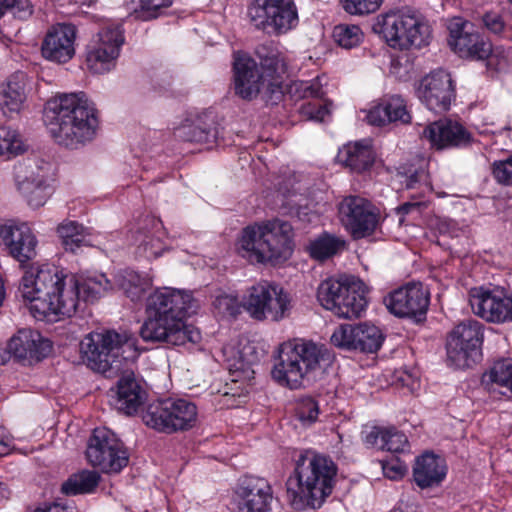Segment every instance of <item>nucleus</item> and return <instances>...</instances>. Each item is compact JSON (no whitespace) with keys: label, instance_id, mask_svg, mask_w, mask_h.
<instances>
[{"label":"nucleus","instance_id":"nucleus-1","mask_svg":"<svg viewBox=\"0 0 512 512\" xmlns=\"http://www.w3.org/2000/svg\"><path fill=\"white\" fill-rule=\"evenodd\" d=\"M112 288L105 274L77 277L57 266L41 265L36 273L26 271L20 290L30 302L35 317L57 319L72 317L81 304L94 303Z\"/></svg>","mask_w":512,"mask_h":512},{"label":"nucleus","instance_id":"nucleus-2","mask_svg":"<svg viewBox=\"0 0 512 512\" xmlns=\"http://www.w3.org/2000/svg\"><path fill=\"white\" fill-rule=\"evenodd\" d=\"M195 308L190 293L169 287L155 289L146 298L141 338L145 342L172 346L199 343L202 338L199 329L187 324V318Z\"/></svg>","mask_w":512,"mask_h":512},{"label":"nucleus","instance_id":"nucleus-3","mask_svg":"<svg viewBox=\"0 0 512 512\" xmlns=\"http://www.w3.org/2000/svg\"><path fill=\"white\" fill-rule=\"evenodd\" d=\"M43 121L53 140L69 149L92 141L99 126L98 111L84 92L60 94L48 100Z\"/></svg>","mask_w":512,"mask_h":512},{"label":"nucleus","instance_id":"nucleus-4","mask_svg":"<svg viewBox=\"0 0 512 512\" xmlns=\"http://www.w3.org/2000/svg\"><path fill=\"white\" fill-rule=\"evenodd\" d=\"M338 470L337 463L327 454L314 450L301 452L285 483L291 507L297 511L322 507L333 493Z\"/></svg>","mask_w":512,"mask_h":512},{"label":"nucleus","instance_id":"nucleus-5","mask_svg":"<svg viewBox=\"0 0 512 512\" xmlns=\"http://www.w3.org/2000/svg\"><path fill=\"white\" fill-rule=\"evenodd\" d=\"M293 237V228L289 222L268 220L243 228L236 243V251L250 264L277 266L292 256Z\"/></svg>","mask_w":512,"mask_h":512},{"label":"nucleus","instance_id":"nucleus-6","mask_svg":"<svg viewBox=\"0 0 512 512\" xmlns=\"http://www.w3.org/2000/svg\"><path fill=\"white\" fill-rule=\"evenodd\" d=\"M81 351L92 369L108 377L122 372L140 355L134 339L115 330L89 334L81 343Z\"/></svg>","mask_w":512,"mask_h":512},{"label":"nucleus","instance_id":"nucleus-7","mask_svg":"<svg viewBox=\"0 0 512 512\" xmlns=\"http://www.w3.org/2000/svg\"><path fill=\"white\" fill-rule=\"evenodd\" d=\"M392 48L421 49L429 45L432 29L428 20L416 9L405 8L381 15L374 25Z\"/></svg>","mask_w":512,"mask_h":512},{"label":"nucleus","instance_id":"nucleus-8","mask_svg":"<svg viewBox=\"0 0 512 512\" xmlns=\"http://www.w3.org/2000/svg\"><path fill=\"white\" fill-rule=\"evenodd\" d=\"M321 357V348L312 341L295 339L284 342L279 346L272 378L283 387L298 389L308 373L318 368Z\"/></svg>","mask_w":512,"mask_h":512},{"label":"nucleus","instance_id":"nucleus-9","mask_svg":"<svg viewBox=\"0 0 512 512\" xmlns=\"http://www.w3.org/2000/svg\"><path fill=\"white\" fill-rule=\"evenodd\" d=\"M317 299L323 308L342 318H359L368 305L365 284L354 276L322 281Z\"/></svg>","mask_w":512,"mask_h":512},{"label":"nucleus","instance_id":"nucleus-10","mask_svg":"<svg viewBox=\"0 0 512 512\" xmlns=\"http://www.w3.org/2000/svg\"><path fill=\"white\" fill-rule=\"evenodd\" d=\"M197 415V406L193 402L168 397L149 403L143 410L142 420L158 432L172 434L193 428Z\"/></svg>","mask_w":512,"mask_h":512},{"label":"nucleus","instance_id":"nucleus-11","mask_svg":"<svg viewBox=\"0 0 512 512\" xmlns=\"http://www.w3.org/2000/svg\"><path fill=\"white\" fill-rule=\"evenodd\" d=\"M484 328L478 320L467 319L452 329L446 340L448 366L465 369L481 360Z\"/></svg>","mask_w":512,"mask_h":512},{"label":"nucleus","instance_id":"nucleus-12","mask_svg":"<svg viewBox=\"0 0 512 512\" xmlns=\"http://www.w3.org/2000/svg\"><path fill=\"white\" fill-rule=\"evenodd\" d=\"M244 307L255 320L270 319L277 322L289 315L291 297L281 286L260 281L248 290Z\"/></svg>","mask_w":512,"mask_h":512},{"label":"nucleus","instance_id":"nucleus-13","mask_svg":"<svg viewBox=\"0 0 512 512\" xmlns=\"http://www.w3.org/2000/svg\"><path fill=\"white\" fill-rule=\"evenodd\" d=\"M86 458L104 473H119L128 465L129 453L113 431L97 427L89 437Z\"/></svg>","mask_w":512,"mask_h":512},{"label":"nucleus","instance_id":"nucleus-14","mask_svg":"<svg viewBox=\"0 0 512 512\" xmlns=\"http://www.w3.org/2000/svg\"><path fill=\"white\" fill-rule=\"evenodd\" d=\"M248 16L256 29L267 33L282 34L298 23L294 0H253Z\"/></svg>","mask_w":512,"mask_h":512},{"label":"nucleus","instance_id":"nucleus-15","mask_svg":"<svg viewBox=\"0 0 512 512\" xmlns=\"http://www.w3.org/2000/svg\"><path fill=\"white\" fill-rule=\"evenodd\" d=\"M339 218L353 240L372 236L381 224L379 209L360 196H347L338 206Z\"/></svg>","mask_w":512,"mask_h":512},{"label":"nucleus","instance_id":"nucleus-16","mask_svg":"<svg viewBox=\"0 0 512 512\" xmlns=\"http://www.w3.org/2000/svg\"><path fill=\"white\" fill-rule=\"evenodd\" d=\"M124 34L120 26L103 27L87 44L85 64L93 74L111 71L124 44Z\"/></svg>","mask_w":512,"mask_h":512},{"label":"nucleus","instance_id":"nucleus-17","mask_svg":"<svg viewBox=\"0 0 512 512\" xmlns=\"http://www.w3.org/2000/svg\"><path fill=\"white\" fill-rule=\"evenodd\" d=\"M469 302L473 312L487 322H512V292L504 287H475L469 292Z\"/></svg>","mask_w":512,"mask_h":512},{"label":"nucleus","instance_id":"nucleus-18","mask_svg":"<svg viewBox=\"0 0 512 512\" xmlns=\"http://www.w3.org/2000/svg\"><path fill=\"white\" fill-rule=\"evenodd\" d=\"M389 312L399 318H408L415 323L426 320L430 305V292L422 283H408L384 298Z\"/></svg>","mask_w":512,"mask_h":512},{"label":"nucleus","instance_id":"nucleus-19","mask_svg":"<svg viewBox=\"0 0 512 512\" xmlns=\"http://www.w3.org/2000/svg\"><path fill=\"white\" fill-rule=\"evenodd\" d=\"M385 340L379 327L367 322L341 324L331 335V343L339 348L361 353H376Z\"/></svg>","mask_w":512,"mask_h":512},{"label":"nucleus","instance_id":"nucleus-20","mask_svg":"<svg viewBox=\"0 0 512 512\" xmlns=\"http://www.w3.org/2000/svg\"><path fill=\"white\" fill-rule=\"evenodd\" d=\"M274 499L269 481L263 477L244 475L234 490L236 512H270Z\"/></svg>","mask_w":512,"mask_h":512},{"label":"nucleus","instance_id":"nucleus-21","mask_svg":"<svg viewBox=\"0 0 512 512\" xmlns=\"http://www.w3.org/2000/svg\"><path fill=\"white\" fill-rule=\"evenodd\" d=\"M417 96L429 110L435 113L448 111L456 97L451 75L443 69L432 71L421 79Z\"/></svg>","mask_w":512,"mask_h":512},{"label":"nucleus","instance_id":"nucleus-22","mask_svg":"<svg viewBox=\"0 0 512 512\" xmlns=\"http://www.w3.org/2000/svg\"><path fill=\"white\" fill-rule=\"evenodd\" d=\"M431 148L442 151L467 149L474 142L473 134L458 120L442 118L427 125L422 133Z\"/></svg>","mask_w":512,"mask_h":512},{"label":"nucleus","instance_id":"nucleus-23","mask_svg":"<svg viewBox=\"0 0 512 512\" xmlns=\"http://www.w3.org/2000/svg\"><path fill=\"white\" fill-rule=\"evenodd\" d=\"M448 43L452 50L462 58L473 60L489 59L492 53L491 43L473 29V24L456 18L448 26Z\"/></svg>","mask_w":512,"mask_h":512},{"label":"nucleus","instance_id":"nucleus-24","mask_svg":"<svg viewBox=\"0 0 512 512\" xmlns=\"http://www.w3.org/2000/svg\"><path fill=\"white\" fill-rule=\"evenodd\" d=\"M223 128L215 120L211 113H188L179 125L174 127L175 139L206 145L211 148L219 144Z\"/></svg>","mask_w":512,"mask_h":512},{"label":"nucleus","instance_id":"nucleus-25","mask_svg":"<svg viewBox=\"0 0 512 512\" xmlns=\"http://www.w3.org/2000/svg\"><path fill=\"white\" fill-rule=\"evenodd\" d=\"M37 239L27 223L0 225V245L8 255L25 264L36 256Z\"/></svg>","mask_w":512,"mask_h":512},{"label":"nucleus","instance_id":"nucleus-26","mask_svg":"<svg viewBox=\"0 0 512 512\" xmlns=\"http://www.w3.org/2000/svg\"><path fill=\"white\" fill-rule=\"evenodd\" d=\"M77 28L71 23H58L47 32L41 47L45 59L67 63L75 54Z\"/></svg>","mask_w":512,"mask_h":512},{"label":"nucleus","instance_id":"nucleus-27","mask_svg":"<svg viewBox=\"0 0 512 512\" xmlns=\"http://www.w3.org/2000/svg\"><path fill=\"white\" fill-rule=\"evenodd\" d=\"M234 92L243 100H252L265 84L257 62L246 53L238 52L233 62Z\"/></svg>","mask_w":512,"mask_h":512},{"label":"nucleus","instance_id":"nucleus-28","mask_svg":"<svg viewBox=\"0 0 512 512\" xmlns=\"http://www.w3.org/2000/svg\"><path fill=\"white\" fill-rule=\"evenodd\" d=\"M52 342L33 329H20L8 343V352L18 360L39 362L52 351Z\"/></svg>","mask_w":512,"mask_h":512},{"label":"nucleus","instance_id":"nucleus-29","mask_svg":"<svg viewBox=\"0 0 512 512\" xmlns=\"http://www.w3.org/2000/svg\"><path fill=\"white\" fill-rule=\"evenodd\" d=\"M447 472L445 459L432 451L417 456L412 467L413 481L422 490L440 486Z\"/></svg>","mask_w":512,"mask_h":512},{"label":"nucleus","instance_id":"nucleus-30","mask_svg":"<svg viewBox=\"0 0 512 512\" xmlns=\"http://www.w3.org/2000/svg\"><path fill=\"white\" fill-rule=\"evenodd\" d=\"M366 118L369 124L378 127L390 123L409 124L412 120L405 99L399 95L381 98L368 110Z\"/></svg>","mask_w":512,"mask_h":512},{"label":"nucleus","instance_id":"nucleus-31","mask_svg":"<svg viewBox=\"0 0 512 512\" xmlns=\"http://www.w3.org/2000/svg\"><path fill=\"white\" fill-rule=\"evenodd\" d=\"M147 393L133 371H124L117 381V409L126 415L135 414L146 399Z\"/></svg>","mask_w":512,"mask_h":512},{"label":"nucleus","instance_id":"nucleus-32","mask_svg":"<svg viewBox=\"0 0 512 512\" xmlns=\"http://www.w3.org/2000/svg\"><path fill=\"white\" fill-rule=\"evenodd\" d=\"M295 93L300 98H313L316 101H308L301 105L300 113L302 116L309 120L322 122L330 114L327 103H321L318 100L322 99L325 95L322 84L319 79H313L311 81H300L295 85Z\"/></svg>","mask_w":512,"mask_h":512},{"label":"nucleus","instance_id":"nucleus-33","mask_svg":"<svg viewBox=\"0 0 512 512\" xmlns=\"http://www.w3.org/2000/svg\"><path fill=\"white\" fill-rule=\"evenodd\" d=\"M339 162L356 173L369 170L375 162V153L369 141L362 140L344 145L337 154Z\"/></svg>","mask_w":512,"mask_h":512},{"label":"nucleus","instance_id":"nucleus-34","mask_svg":"<svg viewBox=\"0 0 512 512\" xmlns=\"http://www.w3.org/2000/svg\"><path fill=\"white\" fill-rule=\"evenodd\" d=\"M26 99L25 74L16 72L0 85V108L5 116L18 114Z\"/></svg>","mask_w":512,"mask_h":512},{"label":"nucleus","instance_id":"nucleus-35","mask_svg":"<svg viewBox=\"0 0 512 512\" xmlns=\"http://www.w3.org/2000/svg\"><path fill=\"white\" fill-rule=\"evenodd\" d=\"M16 183L18 191L25 198L27 204L34 209L42 207L54 192L48 178L39 173H32L23 179L17 175Z\"/></svg>","mask_w":512,"mask_h":512},{"label":"nucleus","instance_id":"nucleus-36","mask_svg":"<svg viewBox=\"0 0 512 512\" xmlns=\"http://www.w3.org/2000/svg\"><path fill=\"white\" fill-rule=\"evenodd\" d=\"M482 386L490 393L495 391V386L504 388L500 393L512 396V358H503L496 361L489 371L481 377Z\"/></svg>","mask_w":512,"mask_h":512},{"label":"nucleus","instance_id":"nucleus-37","mask_svg":"<svg viewBox=\"0 0 512 512\" xmlns=\"http://www.w3.org/2000/svg\"><path fill=\"white\" fill-rule=\"evenodd\" d=\"M118 285L127 298L137 303L146 297L152 288L153 279L147 273L126 269L119 275Z\"/></svg>","mask_w":512,"mask_h":512},{"label":"nucleus","instance_id":"nucleus-38","mask_svg":"<svg viewBox=\"0 0 512 512\" xmlns=\"http://www.w3.org/2000/svg\"><path fill=\"white\" fill-rule=\"evenodd\" d=\"M101 476L97 471L83 469L71 474L62 484L60 491L65 496L92 494L97 489Z\"/></svg>","mask_w":512,"mask_h":512},{"label":"nucleus","instance_id":"nucleus-39","mask_svg":"<svg viewBox=\"0 0 512 512\" xmlns=\"http://www.w3.org/2000/svg\"><path fill=\"white\" fill-rule=\"evenodd\" d=\"M344 247L343 239L324 231L309 242L307 252L312 259L323 262L338 254Z\"/></svg>","mask_w":512,"mask_h":512},{"label":"nucleus","instance_id":"nucleus-40","mask_svg":"<svg viewBox=\"0 0 512 512\" xmlns=\"http://www.w3.org/2000/svg\"><path fill=\"white\" fill-rule=\"evenodd\" d=\"M260 58V74L264 80L269 78L282 79V74L285 72V63L278 51L262 48L257 51Z\"/></svg>","mask_w":512,"mask_h":512},{"label":"nucleus","instance_id":"nucleus-41","mask_svg":"<svg viewBox=\"0 0 512 512\" xmlns=\"http://www.w3.org/2000/svg\"><path fill=\"white\" fill-rule=\"evenodd\" d=\"M333 38L339 46L351 49L361 43L363 32L358 25L338 24L333 29Z\"/></svg>","mask_w":512,"mask_h":512},{"label":"nucleus","instance_id":"nucleus-42","mask_svg":"<svg viewBox=\"0 0 512 512\" xmlns=\"http://www.w3.org/2000/svg\"><path fill=\"white\" fill-rule=\"evenodd\" d=\"M231 382L234 384L239 383V386L234 390L232 387L225 390L223 396L227 397H246L249 393V386L251 381L254 379V371L251 369H240L237 368L230 372Z\"/></svg>","mask_w":512,"mask_h":512},{"label":"nucleus","instance_id":"nucleus-43","mask_svg":"<svg viewBox=\"0 0 512 512\" xmlns=\"http://www.w3.org/2000/svg\"><path fill=\"white\" fill-rule=\"evenodd\" d=\"M23 152L22 142L15 130L1 126L0 127V156H6L8 159L17 156Z\"/></svg>","mask_w":512,"mask_h":512},{"label":"nucleus","instance_id":"nucleus-44","mask_svg":"<svg viewBox=\"0 0 512 512\" xmlns=\"http://www.w3.org/2000/svg\"><path fill=\"white\" fill-rule=\"evenodd\" d=\"M130 3L138 18L147 21L157 18L159 10L171 6L173 0H130Z\"/></svg>","mask_w":512,"mask_h":512},{"label":"nucleus","instance_id":"nucleus-45","mask_svg":"<svg viewBox=\"0 0 512 512\" xmlns=\"http://www.w3.org/2000/svg\"><path fill=\"white\" fill-rule=\"evenodd\" d=\"M383 437L382 450L396 454L404 453L410 449L407 436L395 427L386 428Z\"/></svg>","mask_w":512,"mask_h":512},{"label":"nucleus","instance_id":"nucleus-46","mask_svg":"<svg viewBox=\"0 0 512 512\" xmlns=\"http://www.w3.org/2000/svg\"><path fill=\"white\" fill-rule=\"evenodd\" d=\"M295 413L304 425H310L318 419L319 404L313 397H302L296 403Z\"/></svg>","mask_w":512,"mask_h":512},{"label":"nucleus","instance_id":"nucleus-47","mask_svg":"<svg viewBox=\"0 0 512 512\" xmlns=\"http://www.w3.org/2000/svg\"><path fill=\"white\" fill-rule=\"evenodd\" d=\"M213 307L221 317L235 318L241 312L238 297L228 294L218 295L213 301Z\"/></svg>","mask_w":512,"mask_h":512},{"label":"nucleus","instance_id":"nucleus-48","mask_svg":"<svg viewBox=\"0 0 512 512\" xmlns=\"http://www.w3.org/2000/svg\"><path fill=\"white\" fill-rule=\"evenodd\" d=\"M384 0H341L345 12L350 15H368L376 12Z\"/></svg>","mask_w":512,"mask_h":512},{"label":"nucleus","instance_id":"nucleus-49","mask_svg":"<svg viewBox=\"0 0 512 512\" xmlns=\"http://www.w3.org/2000/svg\"><path fill=\"white\" fill-rule=\"evenodd\" d=\"M265 82L261 87L262 99L266 105H277L284 96V88L282 79L269 78L263 80Z\"/></svg>","mask_w":512,"mask_h":512},{"label":"nucleus","instance_id":"nucleus-50","mask_svg":"<svg viewBox=\"0 0 512 512\" xmlns=\"http://www.w3.org/2000/svg\"><path fill=\"white\" fill-rule=\"evenodd\" d=\"M491 173L497 183L512 186V154L504 160H496L491 164Z\"/></svg>","mask_w":512,"mask_h":512},{"label":"nucleus","instance_id":"nucleus-51","mask_svg":"<svg viewBox=\"0 0 512 512\" xmlns=\"http://www.w3.org/2000/svg\"><path fill=\"white\" fill-rule=\"evenodd\" d=\"M381 464L384 476L390 480L402 479L407 472L406 464L398 458L383 460Z\"/></svg>","mask_w":512,"mask_h":512},{"label":"nucleus","instance_id":"nucleus-52","mask_svg":"<svg viewBox=\"0 0 512 512\" xmlns=\"http://www.w3.org/2000/svg\"><path fill=\"white\" fill-rule=\"evenodd\" d=\"M482 24L486 30L495 35H501L506 28L503 16L494 11L486 12L482 16Z\"/></svg>","mask_w":512,"mask_h":512},{"label":"nucleus","instance_id":"nucleus-53","mask_svg":"<svg viewBox=\"0 0 512 512\" xmlns=\"http://www.w3.org/2000/svg\"><path fill=\"white\" fill-rule=\"evenodd\" d=\"M7 2V11H12L18 19L27 20L34 12V6L30 0H7Z\"/></svg>","mask_w":512,"mask_h":512},{"label":"nucleus","instance_id":"nucleus-54","mask_svg":"<svg viewBox=\"0 0 512 512\" xmlns=\"http://www.w3.org/2000/svg\"><path fill=\"white\" fill-rule=\"evenodd\" d=\"M426 203L423 202V201H407V202H404L402 203L401 205H399L397 208H396V213L397 215L400 216V223H402L404 221V217L413 213V212H416V213H421L422 211V208H426Z\"/></svg>","mask_w":512,"mask_h":512},{"label":"nucleus","instance_id":"nucleus-55","mask_svg":"<svg viewBox=\"0 0 512 512\" xmlns=\"http://www.w3.org/2000/svg\"><path fill=\"white\" fill-rule=\"evenodd\" d=\"M386 428L373 427L364 437V443L367 447L378 448L382 450L384 442V432Z\"/></svg>","mask_w":512,"mask_h":512},{"label":"nucleus","instance_id":"nucleus-56","mask_svg":"<svg viewBox=\"0 0 512 512\" xmlns=\"http://www.w3.org/2000/svg\"><path fill=\"white\" fill-rule=\"evenodd\" d=\"M82 229L83 227L80 226L77 222L69 221L68 223L61 224L58 227L57 232L59 234V237L63 241L77 234H80Z\"/></svg>","mask_w":512,"mask_h":512},{"label":"nucleus","instance_id":"nucleus-57","mask_svg":"<svg viewBox=\"0 0 512 512\" xmlns=\"http://www.w3.org/2000/svg\"><path fill=\"white\" fill-rule=\"evenodd\" d=\"M141 247L148 258H157L162 255L163 248L159 239L151 238L150 240H145Z\"/></svg>","mask_w":512,"mask_h":512},{"label":"nucleus","instance_id":"nucleus-58","mask_svg":"<svg viewBox=\"0 0 512 512\" xmlns=\"http://www.w3.org/2000/svg\"><path fill=\"white\" fill-rule=\"evenodd\" d=\"M27 512H74L72 508L57 503H44L36 508H28Z\"/></svg>","mask_w":512,"mask_h":512},{"label":"nucleus","instance_id":"nucleus-59","mask_svg":"<svg viewBox=\"0 0 512 512\" xmlns=\"http://www.w3.org/2000/svg\"><path fill=\"white\" fill-rule=\"evenodd\" d=\"M83 244L84 237L81 233L62 241L64 249L72 253H76L83 246Z\"/></svg>","mask_w":512,"mask_h":512},{"label":"nucleus","instance_id":"nucleus-60","mask_svg":"<svg viewBox=\"0 0 512 512\" xmlns=\"http://www.w3.org/2000/svg\"><path fill=\"white\" fill-rule=\"evenodd\" d=\"M454 226L450 220H441L438 224V230L441 234H451V228Z\"/></svg>","mask_w":512,"mask_h":512},{"label":"nucleus","instance_id":"nucleus-61","mask_svg":"<svg viewBox=\"0 0 512 512\" xmlns=\"http://www.w3.org/2000/svg\"><path fill=\"white\" fill-rule=\"evenodd\" d=\"M11 494L10 489L8 488L7 484L0 482V504L5 502L9 499Z\"/></svg>","mask_w":512,"mask_h":512},{"label":"nucleus","instance_id":"nucleus-62","mask_svg":"<svg viewBox=\"0 0 512 512\" xmlns=\"http://www.w3.org/2000/svg\"><path fill=\"white\" fill-rule=\"evenodd\" d=\"M8 441L7 431L4 427L0 426V444L6 445Z\"/></svg>","mask_w":512,"mask_h":512},{"label":"nucleus","instance_id":"nucleus-63","mask_svg":"<svg viewBox=\"0 0 512 512\" xmlns=\"http://www.w3.org/2000/svg\"><path fill=\"white\" fill-rule=\"evenodd\" d=\"M7 0H0V19L5 15L7 12Z\"/></svg>","mask_w":512,"mask_h":512},{"label":"nucleus","instance_id":"nucleus-64","mask_svg":"<svg viewBox=\"0 0 512 512\" xmlns=\"http://www.w3.org/2000/svg\"><path fill=\"white\" fill-rule=\"evenodd\" d=\"M95 0H77V2H80L81 4H88L91 5Z\"/></svg>","mask_w":512,"mask_h":512}]
</instances>
